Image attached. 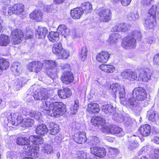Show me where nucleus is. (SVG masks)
Instances as JSON below:
<instances>
[{"label":"nucleus","mask_w":159,"mask_h":159,"mask_svg":"<svg viewBox=\"0 0 159 159\" xmlns=\"http://www.w3.org/2000/svg\"><path fill=\"white\" fill-rule=\"evenodd\" d=\"M40 109L48 116L58 117L66 111L65 105L62 102H51L46 100L42 103Z\"/></svg>","instance_id":"1"},{"label":"nucleus","mask_w":159,"mask_h":159,"mask_svg":"<svg viewBox=\"0 0 159 159\" xmlns=\"http://www.w3.org/2000/svg\"><path fill=\"white\" fill-rule=\"evenodd\" d=\"M142 34L140 32L137 31H133L131 34L124 37L122 39L121 46L124 48H135L136 46V39L140 41Z\"/></svg>","instance_id":"2"},{"label":"nucleus","mask_w":159,"mask_h":159,"mask_svg":"<svg viewBox=\"0 0 159 159\" xmlns=\"http://www.w3.org/2000/svg\"><path fill=\"white\" fill-rule=\"evenodd\" d=\"M30 145L27 146V150L26 152L30 154L37 153L39 149V146L43 143V139L37 135H31L29 137Z\"/></svg>","instance_id":"3"},{"label":"nucleus","mask_w":159,"mask_h":159,"mask_svg":"<svg viewBox=\"0 0 159 159\" xmlns=\"http://www.w3.org/2000/svg\"><path fill=\"white\" fill-rule=\"evenodd\" d=\"M43 64L45 66V73L52 79H54L57 75V62L52 60H46Z\"/></svg>","instance_id":"4"},{"label":"nucleus","mask_w":159,"mask_h":159,"mask_svg":"<svg viewBox=\"0 0 159 159\" xmlns=\"http://www.w3.org/2000/svg\"><path fill=\"white\" fill-rule=\"evenodd\" d=\"M25 10V5L22 3L18 2L14 4L12 6L8 8L7 12V8H2L3 14L5 16H10L13 14L19 15L22 14Z\"/></svg>","instance_id":"5"},{"label":"nucleus","mask_w":159,"mask_h":159,"mask_svg":"<svg viewBox=\"0 0 159 159\" xmlns=\"http://www.w3.org/2000/svg\"><path fill=\"white\" fill-rule=\"evenodd\" d=\"M98 20L101 22H107L111 20L112 17V13L110 10L103 7L98 10L97 13Z\"/></svg>","instance_id":"6"},{"label":"nucleus","mask_w":159,"mask_h":159,"mask_svg":"<svg viewBox=\"0 0 159 159\" xmlns=\"http://www.w3.org/2000/svg\"><path fill=\"white\" fill-rule=\"evenodd\" d=\"M24 34L21 29H15L11 32V41L13 44L17 45L21 43L24 38Z\"/></svg>","instance_id":"7"},{"label":"nucleus","mask_w":159,"mask_h":159,"mask_svg":"<svg viewBox=\"0 0 159 159\" xmlns=\"http://www.w3.org/2000/svg\"><path fill=\"white\" fill-rule=\"evenodd\" d=\"M43 66V63L40 61H33L27 64L26 68L29 72L38 73L42 70Z\"/></svg>","instance_id":"8"},{"label":"nucleus","mask_w":159,"mask_h":159,"mask_svg":"<svg viewBox=\"0 0 159 159\" xmlns=\"http://www.w3.org/2000/svg\"><path fill=\"white\" fill-rule=\"evenodd\" d=\"M8 123L15 126L20 125L23 121L22 115L18 112L11 113L8 118Z\"/></svg>","instance_id":"9"},{"label":"nucleus","mask_w":159,"mask_h":159,"mask_svg":"<svg viewBox=\"0 0 159 159\" xmlns=\"http://www.w3.org/2000/svg\"><path fill=\"white\" fill-rule=\"evenodd\" d=\"M133 93L137 100L143 101L145 100L147 96V93L143 88L139 87L135 88Z\"/></svg>","instance_id":"10"},{"label":"nucleus","mask_w":159,"mask_h":159,"mask_svg":"<svg viewBox=\"0 0 159 159\" xmlns=\"http://www.w3.org/2000/svg\"><path fill=\"white\" fill-rule=\"evenodd\" d=\"M73 139L77 143L82 144L87 140L86 134L83 131H79L75 133L73 136Z\"/></svg>","instance_id":"11"},{"label":"nucleus","mask_w":159,"mask_h":159,"mask_svg":"<svg viewBox=\"0 0 159 159\" xmlns=\"http://www.w3.org/2000/svg\"><path fill=\"white\" fill-rule=\"evenodd\" d=\"M106 131L108 134H117L119 135V136H123L125 135L122 129L116 126L109 125L107 126Z\"/></svg>","instance_id":"12"},{"label":"nucleus","mask_w":159,"mask_h":159,"mask_svg":"<svg viewBox=\"0 0 159 159\" xmlns=\"http://www.w3.org/2000/svg\"><path fill=\"white\" fill-rule=\"evenodd\" d=\"M91 152L96 156L103 158L106 155V149L103 147L94 146L90 148Z\"/></svg>","instance_id":"13"},{"label":"nucleus","mask_w":159,"mask_h":159,"mask_svg":"<svg viewBox=\"0 0 159 159\" xmlns=\"http://www.w3.org/2000/svg\"><path fill=\"white\" fill-rule=\"evenodd\" d=\"M74 79L73 74L70 71L64 72L61 76V80L65 84H70L73 82Z\"/></svg>","instance_id":"14"},{"label":"nucleus","mask_w":159,"mask_h":159,"mask_svg":"<svg viewBox=\"0 0 159 159\" xmlns=\"http://www.w3.org/2000/svg\"><path fill=\"white\" fill-rule=\"evenodd\" d=\"M111 55L106 51H102L97 54L96 60L99 62L106 63L109 59Z\"/></svg>","instance_id":"15"},{"label":"nucleus","mask_w":159,"mask_h":159,"mask_svg":"<svg viewBox=\"0 0 159 159\" xmlns=\"http://www.w3.org/2000/svg\"><path fill=\"white\" fill-rule=\"evenodd\" d=\"M57 94L58 97L61 99H66L71 96L72 92L69 88H64L63 89L58 90Z\"/></svg>","instance_id":"16"},{"label":"nucleus","mask_w":159,"mask_h":159,"mask_svg":"<svg viewBox=\"0 0 159 159\" xmlns=\"http://www.w3.org/2000/svg\"><path fill=\"white\" fill-rule=\"evenodd\" d=\"M70 13L71 18L75 20L80 19L84 14L81 7H77L71 10Z\"/></svg>","instance_id":"17"},{"label":"nucleus","mask_w":159,"mask_h":159,"mask_svg":"<svg viewBox=\"0 0 159 159\" xmlns=\"http://www.w3.org/2000/svg\"><path fill=\"white\" fill-rule=\"evenodd\" d=\"M86 110L90 114L98 113L100 111L99 106L97 103L91 102L88 104Z\"/></svg>","instance_id":"18"},{"label":"nucleus","mask_w":159,"mask_h":159,"mask_svg":"<svg viewBox=\"0 0 159 159\" xmlns=\"http://www.w3.org/2000/svg\"><path fill=\"white\" fill-rule=\"evenodd\" d=\"M91 122L94 126H103L106 123L105 119L99 116H93L92 117Z\"/></svg>","instance_id":"19"},{"label":"nucleus","mask_w":159,"mask_h":159,"mask_svg":"<svg viewBox=\"0 0 159 159\" xmlns=\"http://www.w3.org/2000/svg\"><path fill=\"white\" fill-rule=\"evenodd\" d=\"M43 14L40 10L35 9L30 14V18L37 22H39L42 19Z\"/></svg>","instance_id":"20"},{"label":"nucleus","mask_w":159,"mask_h":159,"mask_svg":"<svg viewBox=\"0 0 159 159\" xmlns=\"http://www.w3.org/2000/svg\"><path fill=\"white\" fill-rule=\"evenodd\" d=\"M35 131L38 135L43 136L47 133L48 129L46 125L41 124L37 125L35 128Z\"/></svg>","instance_id":"21"},{"label":"nucleus","mask_w":159,"mask_h":159,"mask_svg":"<svg viewBox=\"0 0 159 159\" xmlns=\"http://www.w3.org/2000/svg\"><path fill=\"white\" fill-rule=\"evenodd\" d=\"M48 32V30L47 28L39 26L35 31V35L39 39H43L45 37Z\"/></svg>","instance_id":"22"},{"label":"nucleus","mask_w":159,"mask_h":159,"mask_svg":"<svg viewBox=\"0 0 159 159\" xmlns=\"http://www.w3.org/2000/svg\"><path fill=\"white\" fill-rule=\"evenodd\" d=\"M33 97L36 100H45L48 98L47 92L43 90L35 92L33 94Z\"/></svg>","instance_id":"23"},{"label":"nucleus","mask_w":159,"mask_h":159,"mask_svg":"<svg viewBox=\"0 0 159 159\" xmlns=\"http://www.w3.org/2000/svg\"><path fill=\"white\" fill-rule=\"evenodd\" d=\"M16 142L17 144L19 146H23L26 145L29 146L30 145L29 138H28L24 135L19 136L16 139ZM28 149H27V150Z\"/></svg>","instance_id":"24"},{"label":"nucleus","mask_w":159,"mask_h":159,"mask_svg":"<svg viewBox=\"0 0 159 159\" xmlns=\"http://www.w3.org/2000/svg\"><path fill=\"white\" fill-rule=\"evenodd\" d=\"M99 67L102 71L107 73H112L115 70V66L111 64H102Z\"/></svg>","instance_id":"25"},{"label":"nucleus","mask_w":159,"mask_h":159,"mask_svg":"<svg viewBox=\"0 0 159 159\" xmlns=\"http://www.w3.org/2000/svg\"><path fill=\"white\" fill-rule=\"evenodd\" d=\"M123 75L125 79L130 81H133L138 79L137 73L130 70L124 72Z\"/></svg>","instance_id":"26"},{"label":"nucleus","mask_w":159,"mask_h":159,"mask_svg":"<svg viewBox=\"0 0 159 159\" xmlns=\"http://www.w3.org/2000/svg\"><path fill=\"white\" fill-rule=\"evenodd\" d=\"M10 42V40L9 36L4 34H0V46H7L9 44Z\"/></svg>","instance_id":"27"},{"label":"nucleus","mask_w":159,"mask_h":159,"mask_svg":"<svg viewBox=\"0 0 159 159\" xmlns=\"http://www.w3.org/2000/svg\"><path fill=\"white\" fill-rule=\"evenodd\" d=\"M80 7H81L83 14L84 12L85 14H87L91 12L93 10L92 5L89 2H84L81 3V6Z\"/></svg>","instance_id":"28"},{"label":"nucleus","mask_w":159,"mask_h":159,"mask_svg":"<svg viewBox=\"0 0 159 159\" xmlns=\"http://www.w3.org/2000/svg\"><path fill=\"white\" fill-rule=\"evenodd\" d=\"M58 31L64 36L65 37L69 35L70 33V30L64 24L60 25L57 28Z\"/></svg>","instance_id":"29"},{"label":"nucleus","mask_w":159,"mask_h":159,"mask_svg":"<svg viewBox=\"0 0 159 159\" xmlns=\"http://www.w3.org/2000/svg\"><path fill=\"white\" fill-rule=\"evenodd\" d=\"M63 47L61 42H58L54 43L52 46V53L57 55L60 53V52L63 50Z\"/></svg>","instance_id":"30"},{"label":"nucleus","mask_w":159,"mask_h":159,"mask_svg":"<svg viewBox=\"0 0 159 159\" xmlns=\"http://www.w3.org/2000/svg\"><path fill=\"white\" fill-rule=\"evenodd\" d=\"M119 151L116 148L109 147L107 152V156L109 159H114L119 154Z\"/></svg>","instance_id":"31"},{"label":"nucleus","mask_w":159,"mask_h":159,"mask_svg":"<svg viewBox=\"0 0 159 159\" xmlns=\"http://www.w3.org/2000/svg\"><path fill=\"white\" fill-rule=\"evenodd\" d=\"M48 38L50 41L55 43L59 39V34L57 32L51 31L49 32Z\"/></svg>","instance_id":"32"},{"label":"nucleus","mask_w":159,"mask_h":159,"mask_svg":"<svg viewBox=\"0 0 159 159\" xmlns=\"http://www.w3.org/2000/svg\"><path fill=\"white\" fill-rule=\"evenodd\" d=\"M50 133L53 135L57 134L59 131V128L58 125L53 122L50 123L49 126Z\"/></svg>","instance_id":"33"},{"label":"nucleus","mask_w":159,"mask_h":159,"mask_svg":"<svg viewBox=\"0 0 159 159\" xmlns=\"http://www.w3.org/2000/svg\"><path fill=\"white\" fill-rule=\"evenodd\" d=\"M122 86H121L117 83L112 84L110 88V90L115 98L116 97V94Z\"/></svg>","instance_id":"34"},{"label":"nucleus","mask_w":159,"mask_h":159,"mask_svg":"<svg viewBox=\"0 0 159 159\" xmlns=\"http://www.w3.org/2000/svg\"><path fill=\"white\" fill-rule=\"evenodd\" d=\"M102 110L105 114H109L114 113L115 111V109L111 105L107 104L102 106Z\"/></svg>","instance_id":"35"},{"label":"nucleus","mask_w":159,"mask_h":159,"mask_svg":"<svg viewBox=\"0 0 159 159\" xmlns=\"http://www.w3.org/2000/svg\"><path fill=\"white\" fill-rule=\"evenodd\" d=\"M10 66V63L8 60L5 58H0V68L3 71L7 70Z\"/></svg>","instance_id":"36"},{"label":"nucleus","mask_w":159,"mask_h":159,"mask_svg":"<svg viewBox=\"0 0 159 159\" xmlns=\"http://www.w3.org/2000/svg\"><path fill=\"white\" fill-rule=\"evenodd\" d=\"M140 133L143 136H147L149 133V125L148 124L141 126L139 129Z\"/></svg>","instance_id":"37"},{"label":"nucleus","mask_w":159,"mask_h":159,"mask_svg":"<svg viewBox=\"0 0 159 159\" xmlns=\"http://www.w3.org/2000/svg\"><path fill=\"white\" fill-rule=\"evenodd\" d=\"M157 11V6L153 5L150 9V20L152 19V22L156 21V14Z\"/></svg>","instance_id":"38"},{"label":"nucleus","mask_w":159,"mask_h":159,"mask_svg":"<svg viewBox=\"0 0 159 159\" xmlns=\"http://www.w3.org/2000/svg\"><path fill=\"white\" fill-rule=\"evenodd\" d=\"M34 123V121L33 120L30 118H27L25 120L23 119V121L21 125L23 127H29L32 126Z\"/></svg>","instance_id":"39"},{"label":"nucleus","mask_w":159,"mask_h":159,"mask_svg":"<svg viewBox=\"0 0 159 159\" xmlns=\"http://www.w3.org/2000/svg\"><path fill=\"white\" fill-rule=\"evenodd\" d=\"M88 49L87 47L84 46L82 47L81 52L80 53L79 57L81 60L84 61L86 60L87 57Z\"/></svg>","instance_id":"40"},{"label":"nucleus","mask_w":159,"mask_h":159,"mask_svg":"<svg viewBox=\"0 0 159 159\" xmlns=\"http://www.w3.org/2000/svg\"><path fill=\"white\" fill-rule=\"evenodd\" d=\"M120 37V36L119 34L116 33H113L111 34L109 36L108 40L110 43H116Z\"/></svg>","instance_id":"41"},{"label":"nucleus","mask_w":159,"mask_h":159,"mask_svg":"<svg viewBox=\"0 0 159 159\" xmlns=\"http://www.w3.org/2000/svg\"><path fill=\"white\" fill-rule=\"evenodd\" d=\"M114 29L116 31L125 32L127 30V25L124 23H120L114 27Z\"/></svg>","instance_id":"42"},{"label":"nucleus","mask_w":159,"mask_h":159,"mask_svg":"<svg viewBox=\"0 0 159 159\" xmlns=\"http://www.w3.org/2000/svg\"><path fill=\"white\" fill-rule=\"evenodd\" d=\"M57 56L60 59H67L70 56V53L68 51L63 48V50H62Z\"/></svg>","instance_id":"43"},{"label":"nucleus","mask_w":159,"mask_h":159,"mask_svg":"<svg viewBox=\"0 0 159 159\" xmlns=\"http://www.w3.org/2000/svg\"><path fill=\"white\" fill-rule=\"evenodd\" d=\"M42 150L44 153L50 154L52 152L53 148L51 145L47 144L44 145Z\"/></svg>","instance_id":"44"},{"label":"nucleus","mask_w":159,"mask_h":159,"mask_svg":"<svg viewBox=\"0 0 159 159\" xmlns=\"http://www.w3.org/2000/svg\"><path fill=\"white\" fill-rule=\"evenodd\" d=\"M100 142L98 138L96 136H93L89 142L91 146L96 145Z\"/></svg>","instance_id":"45"},{"label":"nucleus","mask_w":159,"mask_h":159,"mask_svg":"<svg viewBox=\"0 0 159 159\" xmlns=\"http://www.w3.org/2000/svg\"><path fill=\"white\" fill-rule=\"evenodd\" d=\"M34 33L32 30L29 29L26 31L25 34V39H30L33 38Z\"/></svg>","instance_id":"46"},{"label":"nucleus","mask_w":159,"mask_h":159,"mask_svg":"<svg viewBox=\"0 0 159 159\" xmlns=\"http://www.w3.org/2000/svg\"><path fill=\"white\" fill-rule=\"evenodd\" d=\"M77 158L78 159H87V154L83 151L79 152L77 153Z\"/></svg>","instance_id":"47"},{"label":"nucleus","mask_w":159,"mask_h":159,"mask_svg":"<svg viewBox=\"0 0 159 159\" xmlns=\"http://www.w3.org/2000/svg\"><path fill=\"white\" fill-rule=\"evenodd\" d=\"M119 91V98L120 99L124 98L125 96V92L124 88L122 87Z\"/></svg>","instance_id":"48"},{"label":"nucleus","mask_w":159,"mask_h":159,"mask_svg":"<svg viewBox=\"0 0 159 159\" xmlns=\"http://www.w3.org/2000/svg\"><path fill=\"white\" fill-rule=\"evenodd\" d=\"M153 64L155 65H159V52L155 54L153 59Z\"/></svg>","instance_id":"49"},{"label":"nucleus","mask_w":159,"mask_h":159,"mask_svg":"<svg viewBox=\"0 0 159 159\" xmlns=\"http://www.w3.org/2000/svg\"><path fill=\"white\" fill-rule=\"evenodd\" d=\"M152 159H159V149H155L154 150V155Z\"/></svg>","instance_id":"50"},{"label":"nucleus","mask_w":159,"mask_h":159,"mask_svg":"<svg viewBox=\"0 0 159 159\" xmlns=\"http://www.w3.org/2000/svg\"><path fill=\"white\" fill-rule=\"evenodd\" d=\"M79 108L78 102H77L76 101H75V104L71 108V110H73V113L75 114L77 112Z\"/></svg>","instance_id":"51"},{"label":"nucleus","mask_w":159,"mask_h":159,"mask_svg":"<svg viewBox=\"0 0 159 159\" xmlns=\"http://www.w3.org/2000/svg\"><path fill=\"white\" fill-rule=\"evenodd\" d=\"M120 1L123 6H126L130 3L131 0H120Z\"/></svg>","instance_id":"52"},{"label":"nucleus","mask_w":159,"mask_h":159,"mask_svg":"<svg viewBox=\"0 0 159 159\" xmlns=\"http://www.w3.org/2000/svg\"><path fill=\"white\" fill-rule=\"evenodd\" d=\"M155 112L152 111L150 114V120H151L152 122L155 121Z\"/></svg>","instance_id":"53"},{"label":"nucleus","mask_w":159,"mask_h":159,"mask_svg":"<svg viewBox=\"0 0 159 159\" xmlns=\"http://www.w3.org/2000/svg\"><path fill=\"white\" fill-rule=\"evenodd\" d=\"M141 3L144 7L148 6L149 4V0H142Z\"/></svg>","instance_id":"54"},{"label":"nucleus","mask_w":159,"mask_h":159,"mask_svg":"<svg viewBox=\"0 0 159 159\" xmlns=\"http://www.w3.org/2000/svg\"><path fill=\"white\" fill-rule=\"evenodd\" d=\"M147 73L144 71V72L143 74V76H141V77H142V80L144 82H148V79L147 76Z\"/></svg>","instance_id":"55"},{"label":"nucleus","mask_w":159,"mask_h":159,"mask_svg":"<svg viewBox=\"0 0 159 159\" xmlns=\"http://www.w3.org/2000/svg\"><path fill=\"white\" fill-rule=\"evenodd\" d=\"M66 0H53V3L56 5H60L63 3Z\"/></svg>","instance_id":"56"},{"label":"nucleus","mask_w":159,"mask_h":159,"mask_svg":"<svg viewBox=\"0 0 159 159\" xmlns=\"http://www.w3.org/2000/svg\"><path fill=\"white\" fill-rule=\"evenodd\" d=\"M20 69V67H19L17 65H14L12 67V70L13 71H15L16 72H18Z\"/></svg>","instance_id":"57"},{"label":"nucleus","mask_w":159,"mask_h":159,"mask_svg":"<svg viewBox=\"0 0 159 159\" xmlns=\"http://www.w3.org/2000/svg\"><path fill=\"white\" fill-rule=\"evenodd\" d=\"M151 141L157 144H159V137L157 136L155 137L153 139L151 140Z\"/></svg>","instance_id":"58"},{"label":"nucleus","mask_w":159,"mask_h":159,"mask_svg":"<svg viewBox=\"0 0 159 159\" xmlns=\"http://www.w3.org/2000/svg\"><path fill=\"white\" fill-rule=\"evenodd\" d=\"M128 102L131 106H133L134 105V100L132 99L129 98L128 100Z\"/></svg>","instance_id":"59"},{"label":"nucleus","mask_w":159,"mask_h":159,"mask_svg":"<svg viewBox=\"0 0 159 159\" xmlns=\"http://www.w3.org/2000/svg\"><path fill=\"white\" fill-rule=\"evenodd\" d=\"M3 26L0 21V33L3 32Z\"/></svg>","instance_id":"60"},{"label":"nucleus","mask_w":159,"mask_h":159,"mask_svg":"<svg viewBox=\"0 0 159 159\" xmlns=\"http://www.w3.org/2000/svg\"><path fill=\"white\" fill-rule=\"evenodd\" d=\"M155 38H151V39H150V43H152L154 42L155 41Z\"/></svg>","instance_id":"61"},{"label":"nucleus","mask_w":159,"mask_h":159,"mask_svg":"<svg viewBox=\"0 0 159 159\" xmlns=\"http://www.w3.org/2000/svg\"><path fill=\"white\" fill-rule=\"evenodd\" d=\"M22 159H35L31 157H25Z\"/></svg>","instance_id":"62"},{"label":"nucleus","mask_w":159,"mask_h":159,"mask_svg":"<svg viewBox=\"0 0 159 159\" xmlns=\"http://www.w3.org/2000/svg\"><path fill=\"white\" fill-rule=\"evenodd\" d=\"M113 2L116 3L118 2L120 0H111Z\"/></svg>","instance_id":"63"},{"label":"nucleus","mask_w":159,"mask_h":159,"mask_svg":"<svg viewBox=\"0 0 159 159\" xmlns=\"http://www.w3.org/2000/svg\"><path fill=\"white\" fill-rule=\"evenodd\" d=\"M3 73V71L0 68V76H1Z\"/></svg>","instance_id":"64"}]
</instances>
